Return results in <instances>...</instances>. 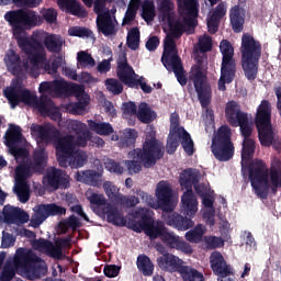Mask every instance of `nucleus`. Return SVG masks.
Wrapping results in <instances>:
<instances>
[{
  "mask_svg": "<svg viewBox=\"0 0 281 281\" xmlns=\"http://www.w3.org/2000/svg\"><path fill=\"white\" fill-rule=\"evenodd\" d=\"M87 124H88L89 131L97 133V135H103L105 137L109 135H113L114 130H113V125H111V123L88 120Z\"/></svg>",
  "mask_w": 281,
  "mask_h": 281,
  "instance_id": "obj_38",
  "label": "nucleus"
},
{
  "mask_svg": "<svg viewBox=\"0 0 281 281\" xmlns=\"http://www.w3.org/2000/svg\"><path fill=\"white\" fill-rule=\"evenodd\" d=\"M14 192L20 203H27L30 201V184L27 182H15Z\"/></svg>",
  "mask_w": 281,
  "mask_h": 281,
  "instance_id": "obj_49",
  "label": "nucleus"
},
{
  "mask_svg": "<svg viewBox=\"0 0 281 281\" xmlns=\"http://www.w3.org/2000/svg\"><path fill=\"white\" fill-rule=\"evenodd\" d=\"M80 220L76 215H70L68 220L61 224L63 234H67V227H70V229H78V227H81Z\"/></svg>",
  "mask_w": 281,
  "mask_h": 281,
  "instance_id": "obj_61",
  "label": "nucleus"
},
{
  "mask_svg": "<svg viewBox=\"0 0 281 281\" xmlns=\"http://www.w3.org/2000/svg\"><path fill=\"white\" fill-rule=\"evenodd\" d=\"M4 63L13 76H19V74H21V56L16 54V52L9 49L4 57Z\"/></svg>",
  "mask_w": 281,
  "mask_h": 281,
  "instance_id": "obj_34",
  "label": "nucleus"
},
{
  "mask_svg": "<svg viewBox=\"0 0 281 281\" xmlns=\"http://www.w3.org/2000/svg\"><path fill=\"white\" fill-rule=\"evenodd\" d=\"M116 205H121L122 207H135L139 203V198L135 195H121L117 196V200L114 202Z\"/></svg>",
  "mask_w": 281,
  "mask_h": 281,
  "instance_id": "obj_53",
  "label": "nucleus"
},
{
  "mask_svg": "<svg viewBox=\"0 0 281 281\" xmlns=\"http://www.w3.org/2000/svg\"><path fill=\"white\" fill-rule=\"evenodd\" d=\"M57 3L59 8H64L66 12H69V14H72L74 16H87V11L82 9L80 2H77L76 0H57Z\"/></svg>",
  "mask_w": 281,
  "mask_h": 281,
  "instance_id": "obj_33",
  "label": "nucleus"
},
{
  "mask_svg": "<svg viewBox=\"0 0 281 281\" xmlns=\"http://www.w3.org/2000/svg\"><path fill=\"white\" fill-rule=\"evenodd\" d=\"M161 63L167 71H173L181 87L188 85L190 76H186V69L183 68V63L181 61V57H179V53H162Z\"/></svg>",
  "mask_w": 281,
  "mask_h": 281,
  "instance_id": "obj_16",
  "label": "nucleus"
},
{
  "mask_svg": "<svg viewBox=\"0 0 281 281\" xmlns=\"http://www.w3.org/2000/svg\"><path fill=\"white\" fill-rule=\"evenodd\" d=\"M158 267L162 271H169V273H179L186 261L172 254H165L157 259Z\"/></svg>",
  "mask_w": 281,
  "mask_h": 281,
  "instance_id": "obj_20",
  "label": "nucleus"
},
{
  "mask_svg": "<svg viewBox=\"0 0 281 281\" xmlns=\"http://www.w3.org/2000/svg\"><path fill=\"white\" fill-rule=\"evenodd\" d=\"M178 273H180L183 281H205V277L202 272H199V270L191 266H186V263H182Z\"/></svg>",
  "mask_w": 281,
  "mask_h": 281,
  "instance_id": "obj_40",
  "label": "nucleus"
},
{
  "mask_svg": "<svg viewBox=\"0 0 281 281\" xmlns=\"http://www.w3.org/2000/svg\"><path fill=\"white\" fill-rule=\"evenodd\" d=\"M67 214V209L58 206L55 203L41 204L36 206L34 215L31 217V227H41L49 216H63Z\"/></svg>",
  "mask_w": 281,
  "mask_h": 281,
  "instance_id": "obj_17",
  "label": "nucleus"
},
{
  "mask_svg": "<svg viewBox=\"0 0 281 281\" xmlns=\"http://www.w3.org/2000/svg\"><path fill=\"white\" fill-rule=\"evenodd\" d=\"M136 115L142 124H150V122H155L157 119V113L148 106V103H140Z\"/></svg>",
  "mask_w": 281,
  "mask_h": 281,
  "instance_id": "obj_41",
  "label": "nucleus"
},
{
  "mask_svg": "<svg viewBox=\"0 0 281 281\" xmlns=\"http://www.w3.org/2000/svg\"><path fill=\"white\" fill-rule=\"evenodd\" d=\"M211 150L217 161H229L234 157V143H232V128L222 125L212 140Z\"/></svg>",
  "mask_w": 281,
  "mask_h": 281,
  "instance_id": "obj_12",
  "label": "nucleus"
},
{
  "mask_svg": "<svg viewBox=\"0 0 281 281\" xmlns=\"http://www.w3.org/2000/svg\"><path fill=\"white\" fill-rule=\"evenodd\" d=\"M179 181L181 188L187 189V192L181 196L182 214L186 216L179 213H172L176 207L175 200H172V189L164 181L157 184V200L150 204V207L162 211V221L169 227H175V229H179L180 232H188V229L194 227V221L192 218L199 212V200H196V195L192 191V186L199 183V171L192 168L184 169L180 173Z\"/></svg>",
  "mask_w": 281,
  "mask_h": 281,
  "instance_id": "obj_1",
  "label": "nucleus"
},
{
  "mask_svg": "<svg viewBox=\"0 0 281 281\" xmlns=\"http://www.w3.org/2000/svg\"><path fill=\"white\" fill-rule=\"evenodd\" d=\"M88 201L95 207H106V205H109V203H106V198L99 193H92L90 196H88Z\"/></svg>",
  "mask_w": 281,
  "mask_h": 281,
  "instance_id": "obj_62",
  "label": "nucleus"
},
{
  "mask_svg": "<svg viewBox=\"0 0 281 281\" xmlns=\"http://www.w3.org/2000/svg\"><path fill=\"white\" fill-rule=\"evenodd\" d=\"M166 155V146L161 140L157 139V132L154 127L147 133V137L143 143V148H136L128 153V159H139L143 161L144 168H153L157 161L164 159Z\"/></svg>",
  "mask_w": 281,
  "mask_h": 281,
  "instance_id": "obj_5",
  "label": "nucleus"
},
{
  "mask_svg": "<svg viewBox=\"0 0 281 281\" xmlns=\"http://www.w3.org/2000/svg\"><path fill=\"white\" fill-rule=\"evenodd\" d=\"M117 72L116 76L123 85L132 77L137 76L135 74V70L131 65H128V58L126 57V53H121V55L117 58Z\"/></svg>",
  "mask_w": 281,
  "mask_h": 281,
  "instance_id": "obj_26",
  "label": "nucleus"
},
{
  "mask_svg": "<svg viewBox=\"0 0 281 281\" xmlns=\"http://www.w3.org/2000/svg\"><path fill=\"white\" fill-rule=\"evenodd\" d=\"M204 243L206 245V249H221V247H224L225 240L222 239V237L216 236H205Z\"/></svg>",
  "mask_w": 281,
  "mask_h": 281,
  "instance_id": "obj_58",
  "label": "nucleus"
},
{
  "mask_svg": "<svg viewBox=\"0 0 281 281\" xmlns=\"http://www.w3.org/2000/svg\"><path fill=\"white\" fill-rule=\"evenodd\" d=\"M55 144L56 153L74 155V151L76 150V136L68 134L60 137L59 135V137L56 138Z\"/></svg>",
  "mask_w": 281,
  "mask_h": 281,
  "instance_id": "obj_30",
  "label": "nucleus"
},
{
  "mask_svg": "<svg viewBox=\"0 0 281 281\" xmlns=\"http://www.w3.org/2000/svg\"><path fill=\"white\" fill-rule=\"evenodd\" d=\"M256 126L271 125V102L262 100L257 108L255 116Z\"/></svg>",
  "mask_w": 281,
  "mask_h": 281,
  "instance_id": "obj_27",
  "label": "nucleus"
},
{
  "mask_svg": "<svg viewBox=\"0 0 281 281\" xmlns=\"http://www.w3.org/2000/svg\"><path fill=\"white\" fill-rule=\"evenodd\" d=\"M257 131L261 146L269 148L273 144V126L271 124L257 125Z\"/></svg>",
  "mask_w": 281,
  "mask_h": 281,
  "instance_id": "obj_39",
  "label": "nucleus"
},
{
  "mask_svg": "<svg viewBox=\"0 0 281 281\" xmlns=\"http://www.w3.org/2000/svg\"><path fill=\"white\" fill-rule=\"evenodd\" d=\"M181 18H177V15L171 16L165 22L168 24L169 33L166 35L164 41V52L162 54H176L179 53L177 49V42L175 38H181L186 32L191 34V30L196 27V20L189 18L188 15H180Z\"/></svg>",
  "mask_w": 281,
  "mask_h": 281,
  "instance_id": "obj_6",
  "label": "nucleus"
},
{
  "mask_svg": "<svg viewBox=\"0 0 281 281\" xmlns=\"http://www.w3.org/2000/svg\"><path fill=\"white\" fill-rule=\"evenodd\" d=\"M45 168H47V153L45 149H35L32 160L24 161L15 168V183H27L32 172L43 175Z\"/></svg>",
  "mask_w": 281,
  "mask_h": 281,
  "instance_id": "obj_11",
  "label": "nucleus"
},
{
  "mask_svg": "<svg viewBox=\"0 0 281 281\" xmlns=\"http://www.w3.org/2000/svg\"><path fill=\"white\" fill-rule=\"evenodd\" d=\"M248 179L255 194L259 199H268L269 189L272 194H278V189L281 188V171L272 168L270 169V183L269 184V167L262 159H254L248 166Z\"/></svg>",
  "mask_w": 281,
  "mask_h": 281,
  "instance_id": "obj_2",
  "label": "nucleus"
},
{
  "mask_svg": "<svg viewBox=\"0 0 281 281\" xmlns=\"http://www.w3.org/2000/svg\"><path fill=\"white\" fill-rule=\"evenodd\" d=\"M101 213L106 216V221L116 227H126V217L124 213L117 209L116 205L108 203L102 210Z\"/></svg>",
  "mask_w": 281,
  "mask_h": 281,
  "instance_id": "obj_24",
  "label": "nucleus"
},
{
  "mask_svg": "<svg viewBox=\"0 0 281 281\" xmlns=\"http://www.w3.org/2000/svg\"><path fill=\"white\" fill-rule=\"evenodd\" d=\"M158 12L161 21H168V19L175 16V2L171 0H160L158 2Z\"/></svg>",
  "mask_w": 281,
  "mask_h": 281,
  "instance_id": "obj_43",
  "label": "nucleus"
},
{
  "mask_svg": "<svg viewBox=\"0 0 281 281\" xmlns=\"http://www.w3.org/2000/svg\"><path fill=\"white\" fill-rule=\"evenodd\" d=\"M97 27L103 36H115L117 34V29L115 27V23H113V18H111L109 10L97 18Z\"/></svg>",
  "mask_w": 281,
  "mask_h": 281,
  "instance_id": "obj_25",
  "label": "nucleus"
},
{
  "mask_svg": "<svg viewBox=\"0 0 281 281\" xmlns=\"http://www.w3.org/2000/svg\"><path fill=\"white\" fill-rule=\"evenodd\" d=\"M5 223H13L15 225H25L30 221V214L20 207L5 205L2 211Z\"/></svg>",
  "mask_w": 281,
  "mask_h": 281,
  "instance_id": "obj_21",
  "label": "nucleus"
},
{
  "mask_svg": "<svg viewBox=\"0 0 281 281\" xmlns=\"http://www.w3.org/2000/svg\"><path fill=\"white\" fill-rule=\"evenodd\" d=\"M4 20L11 25L13 34H21L24 27H36L38 15L30 9H18L4 14Z\"/></svg>",
  "mask_w": 281,
  "mask_h": 281,
  "instance_id": "obj_13",
  "label": "nucleus"
},
{
  "mask_svg": "<svg viewBox=\"0 0 281 281\" xmlns=\"http://www.w3.org/2000/svg\"><path fill=\"white\" fill-rule=\"evenodd\" d=\"M180 16L196 20L199 16V0H177Z\"/></svg>",
  "mask_w": 281,
  "mask_h": 281,
  "instance_id": "obj_29",
  "label": "nucleus"
},
{
  "mask_svg": "<svg viewBox=\"0 0 281 281\" xmlns=\"http://www.w3.org/2000/svg\"><path fill=\"white\" fill-rule=\"evenodd\" d=\"M105 87L110 93H113V95H120V93L124 91V86L120 82V80L113 78L105 80Z\"/></svg>",
  "mask_w": 281,
  "mask_h": 281,
  "instance_id": "obj_56",
  "label": "nucleus"
},
{
  "mask_svg": "<svg viewBox=\"0 0 281 281\" xmlns=\"http://www.w3.org/2000/svg\"><path fill=\"white\" fill-rule=\"evenodd\" d=\"M142 18L146 23L155 21V4L150 0H145L142 5Z\"/></svg>",
  "mask_w": 281,
  "mask_h": 281,
  "instance_id": "obj_51",
  "label": "nucleus"
},
{
  "mask_svg": "<svg viewBox=\"0 0 281 281\" xmlns=\"http://www.w3.org/2000/svg\"><path fill=\"white\" fill-rule=\"evenodd\" d=\"M227 14V2H220L215 9L211 12L207 19L206 25L209 34H216L218 32V26L221 25V20Z\"/></svg>",
  "mask_w": 281,
  "mask_h": 281,
  "instance_id": "obj_19",
  "label": "nucleus"
},
{
  "mask_svg": "<svg viewBox=\"0 0 281 281\" xmlns=\"http://www.w3.org/2000/svg\"><path fill=\"white\" fill-rule=\"evenodd\" d=\"M3 95L8 100L11 109H16L22 102V104L32 106V109H35L42 115H47V113L52 111V105L54 104V101L45 94H42L38 99L32 91L15 86L7 87L3 90Z\"/></svg>",
  "mask_w": 281,
  "mask_h": 281,
  "instance_id": "obj_3",
  "label": "nucleus"
},
{
  "mask_svg": "<svg viewBox=\"0 0 281 281\" xmlns=\"http://www.w3.org/2000/svg\"><path fill=\"white\" fill-rule=\"evenodd\" d=\"M89 139H91V133L90 132H82L77 134V137L75 138V148L78 146V148H85L87 144H89Z\"/></svg>",
  "mask_w": 281,
  "mask_h": 281,
  "instance_id": "obj_63",
  "label": "nucleus"
},
{
  "mask_svg": "<svg viewBox=\"0 0 281 281\" xmlns=\"http://www.w3.org/2000/svg\"><path fill=\"white\" fill-rule=\"evenodd\" d=\"M33 249L35 251H41L42 254H46V256H49L50 258L56 259V255L59 256L60 250L58 248H55L54 243L45 239L40 238L33 241Z\"/></svg>",
  "mask_w": 281,
  "mask_h": 281,
  "instance_id": "obj_31",
  "label": "nucleus"
},
{
  "mask_svg": "<svg viewBox=\"0 0 281 281\" xmlns=\"http://www.w3.org/2000/svg\"><path fill=\"white\" fill-rule=\"evenodd\" d=\"M226 120L231 126L240 127L244 139H251L252 130L249 126V116L241 112L240 104L236 101H229L225 108Z\"/></svg>",
  "mask_w": 281,
  "mask_h": 281,
  "instance_id": "obj_14",
  "label": "nucleus"
},
{
  "mask_svg": "<svg viewBox=\"0 0 281 281\" xmlns=\"http://www.w3.org/2000/svg\"><path fill=\"white\" fill-rule=\"evenodd\" d=\"M43 183L49 190H67L69 188V179L65 171L56 167H52L43 178Z\"/></svg>",
  "mask_w": 281,
  "mask_h": 281,
  "instance_id": "obj_18",
  "label": "nucleus"
},
{
  "mask_svg": "<svg viewBox=\"0 0 281 281\" xmlns=\"http://www.w3.org/2000/svg\"><path fill=\"white\" fill-rule=\"evenodd\" d=\"M87 161L88 156L83 150H75L70 154V168H82Z\"/></svg>",
  "mask_w": 281,
  "mask_h": 281,
  "instance_id": "obj_50",
  "label": "nucleus"
},
{
  "mask_svg": "<svg viewBox=\"0 0 281 281\" xmlns=\"http://www.w3.org/2000/svg\"><path fill=\"white\" fill-rule=\"evenodd\" d=\"M63 36L50 34L44 37V46L50 54H60L63 52Z\"/></svg>",
  "mask_w": 281,
  "mask_h": 281,
  "instance_id": "obj_36",
  "label": "nucleus"
},
{
  "mask_svg": "<svg viewBox=\"0 0 281 281\" xmlns=\"http://www.w3.org/2000/svg\"><path fill=\"white\" fill-rule=\"evenodd\" d=\"M256 153V140L249 138L243 140L241 161H251Z\"/></svg>",
  "mask_w": 281,
  "mask_h": 281,
  "instance_id": "obj_45",
  "label": "nucleus"
},
{
  "mask_svg": "<svg viewBox=\"0 0 281 281\" xmlns=\"http://www.w3.org/2000/svg\"><path fill=\"white\" fill-rule=\"evenodd\" d=\"M137 269L143 273V276H153L155 266L148 256L143 255L137 258Z\"/></svg>",
  "mask_w": 281,
  "mask_h": 281,
  "instance_id": "obj_46",
  "label": "nucleus"
},
{
  "mask_svg": "<svg viewBox=\"0 0 281 281\" xmlns=\"http://www.w3.org/2000/svg\"><path fill=\"white\" fill-rule=\"evenodd\" d=\"M153 214V211L149 209H140L137 211L139 221L133 222L132 229L137 234L145 232L146 236H149L151 240H156V238H161L168 228L162 221L155 222Z\"/></svg>",
  "mask_w": 281,
  "mask_h": 281,
  "instance_id": "obj_10",
  "label": "nucleus"
},
{
  "mask_svg": "<svg viewBox=\"0 0 281 281\" xmlns=\"http://www.w3.org/2000/svg\"><path fill=\"white\" fill-rule=\"evenodd\" d=\"M139 75L132 76L128 80H126L123 85H126V87H130L131 89H137V87H140L142 91L144 93H153V87L148 86V83L142 81L144 80V77H140Z\"/></svg>",
  "mask_w": 281,
  "mask_h": 281,
  "instance_id": "obj_44",
  "label": "nucleus"
},
{
  "mask_svg": "<svg viewBox=\"0 0 281 281\" xmlns=\"http://www.w3.org/2000/svg\"><path fill=\"white\" fill-rule=\"evenodd\" d=\"M5 146L8 148H14L16 144H21L23 139V133H21V127L19 125H10L9 130L4 136Z\"/></svg>",
  "mask_w": 281,
  "mask_h": 281,
  "instance_id": "obj_37",
  "label": "nucleus"
},
{
  "mask_svg": "<svg viewBox=\"0 0 281 281\" xmlns=\"http://www.w3.org/2000/svg\"><path fill=\"white\" fill-rule=\"evenodd\" d=\"M137 137H139V133L136 130H126L124 136L119 140V148H135Z\"/></svg>",
  "mask_w": 281,
  "mask_h": 281,
  "instance_id": "obj_42",
  "label": "nucleus"
},
{
  "mask_svg": "<svg viewBox=\"0 0 281 281\" xmlns=\"http://www.w3.org/2000/svg\"><path fill=\"white\" fill-rule=\"evenodd\" d=\"M177 134L184 153H187L189 157H192V155H194V140H192V136H190V133L183 127H178Z\"/></svg>",
  "mask_w": 281,
  "mask_h": 281,
  "instance_id": "obj_35",
  "label": "nucleus"
},
{
  "mask_svg": "<svg viewBox=\"0 0 281 281\" xmlns=\"http://www.w3.org/2000/svg\"><path fill=\"white\" fill-rule=\"evenodd\" d=\"M16 269L24 270L30 280H38L47 274V263L32 250L19 248L13 259Z\"/></svg>",
  "mask_w": 281,
  "mask_h": 281,
  "instance_id": "obj_7",
  "label": "nucleus"
},
{
  "mask_svg": "<svg viewBox=\"0 0 281 281\" xmlns=\"http://www.w3.org/2000/svg\"><path fill=\"white\" fill-rule=\"evenodd\" d=\"M204 234L205 227L203 224H198L193 229L186 233L184 238L188 243H201Z\"/></svg>",
  "mask_w": 281,
  "mask_h": 281,
  "instance_id": "obj_47",
  "label": "nucleus"
},
{
  "mask_svg": "<svg viewBox=\"0 0 281 281\" xmlns=\"http://www.w3.org/2000/svg\"><path fill=\"white\" fill-rule=\"evenodd\" d=\"M78 181L86 183L87 186H93L94 188H100L102 186V173L95 170H86L81 173L78 172Z\"/></svg>",
  "mask_w": 281,
  "mask_h": 281,
  "instance_id": "obj_32",
  "label": "nucleus"
},
{
  "mask_svg": "<svg viewBox=\"0 0 281 281\" xmlns=\"http://www.w3.org/2000/svg\"><path fill=\"white\" fill-rule=\"evenodd\" d=\"M103 190L110 201H112V203H115L117 201V198L122 194L120 193V189L115 187V184H113V182L111 181H105L103 183Z\"/></svg>",
  "mask_w": 281,
  "mask_h": 281,
  "instance_id": "obj_52",
  "label": "nucleus"
},
{
  "mask_svg": "<svg viewBox=\"0 0 281 281\" xmlns=\"http://www.w3.org/2000/svg\"><path fill=\"white\" fill-rule=\"evenodd\" d=\"M69 36H77L79 38H91L93 32L87 27L72 26L68 30Z\"/></svg>",
  "mask_w": 281,
  "mask_h": 281,
  "instance_id": "obj_57",
  "label": "nucleus"
},
{
  "mask_svg": "<svg viewBox=\"0 0 281 281\" xmlns=\"http://www.w3.org/2000/svg\"><path fill=\"white\" fill-rule=\"evenodd\" d=\"M131 159L132 160H125V166L130 175H138V172H142V164H144V160H139L136 158Z\"/></svg>",
  "mask_w": 281,
  "mask_h": 281,
  "instance_id": "obj_60",
  "label": "nucleus"
},
{
  "mask_svg": "<svg viewBox=\"0 0 281 281\" xmlns=\"http://www.w3.org/2000/svg\"><path fill=\"white\" fill-rule=\"evenodd\" d=\"M33 131L36 133L38 139L44 142L45 144H49L50 142H56L60 137V131L56 128V126L46 123L42 125H35Z\"/></svg>",
  "mask_w": 281,
  "mask_h": 281,
  "instance_id": "obj_23",
  "label": "nucleus"
},
{
  "mask_svg": "<svg viewBox=\"0 0 281 281\" xmlns=\"http://www.w3.org/2000/svg\"><path fill=\"white\" fill-rule=\"evenodd\" d=\"M14 276H16V270L14 269V266L7 265L0 273V281H11Z\"/></svg>",
  "mask_w": 281,
  "mask_h": 281,
  "instance_id": "obj_64",
  "label": "nucleus"
},
{
  "mask_svg": "<svg viewBox=\"0 0 281 281\" xmlns=\"http://www.w3.org/2000/svg\"><path fill=\"white\" fill-rule=\"evenodd\" d=\"M18 45L33 67H38L47 60L45 47H43V44H41L36 38L20 37L18 40Z\"/></svg>",
  "mask_w": 281,
  "mask_h": 281,
  "instance_id": "obj_15",
  "label": "nucleus"
},
{
  "mask_svg": "<svg viewBox=\"0 0 281 281\" xmlns=\"http://www.w3.org/2000/svg\"><path fill=\"white\" fill-rule=\"evenodd\" d=\"M210 265L213 273L220 278H227V276L232 273L227 261H225V257H223V254L220 251H214L211 254Z\"/></svg>",
  "mask_w": 281,
  "mask_h": 281,
  "instance_id": "obj_22",
  "label": "nucleus"
},
{
  "mask_svg": "<svg viewBox=\"0 0 281 281\" xmlns=\"http://www.w3.org/2000/svg\"><path fill=\"white\" fill-rule=\"evenodd\" d=\"M229 19L233 32L240 34L245 30V9L234 5L229 11Z\"/></svg>",
  "mask_w": 281,
  "mask_h": 281,
  "instance_id": "obj_28",
  "label": "nucleus"
},
{
  "mask_svg": "<svg viewBox=\"0 0 281 281\" xmlns=\"http://www.w3.org/2000/svg\"><path fill=\"white\" fill-rule=\"evenodd\" d=\"M160 240L169 247L170 249H177V245H179V236L175 235L172 232H167L161 236Z\"/></svg>",
  "mask_w": 281,
  "mask_h": 281,
  "instance_id": "obj_55",
  "label": "nucleus"
},
{
  "mask_svg": "<svg viewBox=\"0 0 281 281\" xmlns=\"http://www.w3.org/2000/svg\"><path fill=\"white\" fill-rule=\"evenodd\" d=\"M71 245V237H61L56 239L55 249H58L60 252L55 255V260H63V249Z\"/></svg>",
  "mask_w": 281,
  "mask_h": 281,
  "instance_id": "obj_59",
  "label": "nucleus"
},
{
  "mask_svg": "<svg viewBox=\"0 0 281 281\" xmlns=\"http://www.w3.org/2000/svg\"><path fill=\"white\" fill-rule=\"evenodd\" d=\"M241 67L245 77L250 82L258 78V65L262 56V44L254 38V35L244 33L241 36Z\"/></svg>",
  "mask_w": 281,
  "mask_h": 281,
  "instance_id": "obj_4",
  "label": "nucleus"
},
{
  "mask_svg": "<svg viewBox=\"0 0 281 281\" xmlns=\"http://www.w3.org/2000/svg\"><path fill=\"white\" fill-rule=\"evenodd\" d=\"M140 33L138 27H132L127 33L126 45L132 52L139 49Z\"/></svg>",
  "mask_w": 281,
  "mask_h": 281,
  "instance_id": "obj_48",
  "label": "nucleus"
},
{
  "mask_svg": "<svg viewBox=\"0 0 281 281\" xmlns=\"http://www.w3.org/2000/svg\"><path fill=\"white\" fill-rule=\"evenodd\" d=\"M189 82H192L202 109H207L212 102V85H210L207 74L203 68V57H199L195 65L191 67Z\"/></svg>",
  "mask_w": 281,
  "mask_h": 281,
  "instance_id": "obj_8",
  "label": "nucleus"
},
{
  "mask_svg": "<svg viewBox=\"0 0 281 281\" xmlns=\"http://www.w3.org/2000/svg\"><path fill=\"white\" fill-rule=\"evenodd\" d=\"M77 63L80 67H95V59L91 56V54L80 50L77 54Z\"/></svg>",
  "mask_w": 281,
  "mask_h": 281,
  "instance_id": "obj_54",
  "label": "nucleus"
},
{
  "mask_svg": "<svg viewBox=\"0 0 281 281\" xmlns=\"http://www.w3.org/2000/svg\"><path fill=\"white\" fill-rule=\"evenodd\" d=\"M222 54L221 76L217 82L218 91H226L225 85H232L236 78V59L234 58V46L227 40L220 43Z\"/></svg>",
  "mask_w": 281,
  "mask_h": 281,
  "instance_id": "obj_9",
  "label": "nucleus"
}]
</instances>
